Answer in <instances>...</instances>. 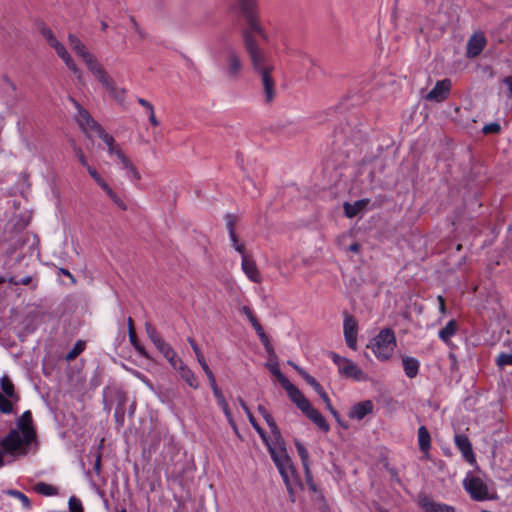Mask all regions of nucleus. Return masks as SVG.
<instances>
[{"instance_id": "nucleus-1", "label": "nucleus", "mask_w": 512, "mask_h": 512, "mask_svg": "<svg viewBox=\"0 0 512 512\" xmlns=\"http://www.w3.org/2000/svg\"><path fill=\"white\" fill-rule=\"evenodd\" d=\"M237 5L248 26L242 31V38L252 70L260 80L264 101L271 103L277 92L273 76L276 69L275 62L260 47L253 34H257L264 43L269 44L272 41V32H269L261 23L258 0H237Z\"/></svg>"}, {"instance_id": "nucleus-2", "label": "nucleus", "mask_w": 512, "mask_h": 512, "mask_svg": "<svg viewBox=\"0 0 512 512\" xmlns=\"http://www.w3.org/2000/svg\"><path fill=\"white\" fill-rule=\"evenodd\" d=\"M68 42L71 49L83 60L89 72L107 89L110 96L117 100L123 99L126 90L116 85L114 79L108 74L95 55L89 51L87 46L74 34L68 35Z\"/></svg>"}, {"instance_id": "nucleus-3", "label": "nucleus", "mask_w": 512, "mask_h": 512, "mask_svg": "<svg viewBox=\"0 0 512 512\" xmlns=\"http://www.w3.org/2000/svg\"><path fill=\"white\" fill-rule=\"evenodd\" d=\"M35 438L32 414L30 411H25L17 419L16 427L11 429L8 435L0 441V445L5 452L11 455H26Z\"/></svg>"}, {"instance_id": "nucleus-4", "label": "nucleus", "mask_w": 512, "mask_h": 512, "mask_svg": "<svg viewBox=\"0 0 512 512\" xmlns=\"http://www.w3.org/2000/svg\"><path fill=\"white\" fill-rule=\"evenodd\" d=\"M266 446L287 487L288 492L292 495V481L295 480V470L286 451L282 436H280V440L272 439V441Z\"/></svg>"}, {"instance_id": "nucleus-5", "label": "nucleus", "mask_w": 512, "mask_h": 512, "mask_svg": "<svg viewBox=\"0 0 512 512\" xmlns=\"http://www.w3.org/2000/svg\"><path fill=\"white\" fill-rule=\"evenodd\" d=\"M226 225L229 231V238L233 248L242 256L241 267L248 279L254 283H260L262 281L261 274L253 260H250L246 256L245 247L239 242L237 235L234 230L235 218L233 215L228 214L226 216Z\"/></svg>"}, {"instance_id": "nucleus-6", "label": "nucleus", "mask_w": 512, "mask_h": 512, "mask_svg": "<svg viewBox=\"0 0 512 512\" xmlns=\"http://www.w3.org/2000/svg\"><path fill=\"white\" fill-rule=\"evenodd\" d=\"M77 109V121L79 125L85 129L95 132L98 137L107 146V152L109 156H113L115 151L120 150L121 147L115 142L114 138L106 133L99 123H97L90 115V113L84 109L79 103L74 102Z\"/></svg>"}, {"instance_id": "nucleus-7", "label": "nucleus", "mask_w": 512, "mask_h": 512, "mask_svg": "<svg viewBox=\"0 0 512 512\" xmlns=\"http://www.w3.org/2000/svg\"><path fill=\"white\" fill-rule=\"evenodd\" d=\"M40 33L42 37L46 40V42L49 44V46L55 50L58 57L65 63L66 67L71 72H73L78 79H81V70L75 64L73 58L69 54L64 44L56 38L51 29L46 26H42L40 28Z\"/></svg>"}, {"instance_id": "nucleus-8", "label": "nucleus", "mask_w": 512, "mask_h": 512, "mask_svg": "<svg viewBox=\"0 0 512 512\" xmlns=\"http://www.w3.org/2000/svg\"><path fill=\"white\" fill-rule=\"evenodd\" d=\"M396 346V338L391 329H382L373 339L372 351L379 360L391 357Z\"/></svg>"}, {"instance_id": "nucleus-9", "label": "nucleus", "mask_w": 512, "mask_h": 512, "mask_svg": "<svg viewBox=\"0 0 512 512\" xmlns=\"http://www.w3.org/2000/svg\"><path fill=\"white\" fill-rule=\"evenodd\" d=\"M463 484L474 500L483 501L489 498L488 486L480 477L467 476Z\"/></svg>"}, {"instance_id": "nucleus-10", "label": "nucleus", "mask_w": 512, "mask_h": 512, "mask_svg": "<svg viewBox=\"0 0 512 512\" xmlns=\"http://www.w3.org/2000/svg\"><path fill=\"white\" fill-rule=\"evenodd\" d=\"M115 159L118 168L124 172V176L132 182H138L141 179V175L131 159L124 153L122 149L115 151V154L111 156Z\"/></svg>"}, {"instance_id": "nucleus-11", "label": "nucleus", "mask_w": 512, "mask_h": 512, "mask_svg": "<svg viewBox=\"0 0 512 512\" xmlns=\"http://www.w3.org/2000/svg\"><path fill=\"white\" fill-rule=\"evenodd\" d=\"M243 69V62L240 55L234 50L229 49L227 51L225 73L230 79H236L239 77Z\"/></svg>"}, {"instance_id": "nucleus-12", "label": "nucleus", "mask_w": 512, "mask_h": 512, "mask_svg": "<svg viewBox=\"0 0 512 512\" xmlns=\"http://www.w3.org/2000/svg\"><path fill=\"white\" fill-rule=\"evenodd\" d=\"M343 330L347 346L352 350H356L358 326L356 320L352 316L345 317Z\"/></svg>"}, {"instance_id": "nucleus-13", "label": "nucleus", "mask_w": 512, "mask_h": 512, "mask_svg": "<svg viewBox=\"0 0 512 512\" xmlns=\"http://www.w3.org/2000/svg\"><path fill=\"white\" fill-rule=\"evenodd\" d=\"M450 88L451 81L449 79L438 81L434 88L427 94L426 98L430 101L442 102L448 97Z\"/></svg>"}, {"instance_id": "nucleus-14", "label": "nucleus", "mask_w": 512, "mask_h": 512, "mask_svg": "<svg viewBox=\"0 0 512 512\" xmlns=\"http://www.w3.org/2000/svg\"><path fill=\"white\" fill-rule=\"evenodd\" d=\"M454 442L456 447L460 450L463 458L471 464L474 463L475 455L468 437L464 434H455Z\"/></svg>"}, {"instance_id": "nucleus-15", "label": "nucleus", "mask_w": 512, "mask_h": 512, "mask_svg": "<svg viewBox=\"0 0 512 512\" xmlns=\"http://www.w3.org/2000/svg\"><path fill=\"white\" fill-rule=\"evenodd\" d=\"M282 387L287 392L291 401H293L300 410H303L304 408L308 407L310 401L294 384L288 381Z\"/></svg>"}, {"instance_id": "nucleus-16", "label": "nucleus", "mask_w": 512, "mask_h": 512, "mask_svg": "<svg viewBox=\"0 0 512 512\" xmlns=\"http://www.w3.org/2000/svg\"><path fill=\"white\" fill-rule=\"evenodd\" d=\"M339 372L344 376L352 378L356 381H366L368 379V376L363 372V370L350 359H347L344 362L342 367L339 369Z\"/></svg>"}, {"instance_id": "nucleus-17", "label": "nucleus", "mask_w": 512, "mask_h": 512, "mask_svg": "<svg viewBox=\"0 0 512 512\" xmlns=\"http://www.w3.org/2000/svg\"><path fill=\"white\" fill-rule=\"evenodd\" d=\"M373 408H374V405L371 400H365L362 402H358L350 408V410L348 412V416L351 419L362 420L368 414L372 413Z\"/></svg>"}, {"instance_id": "nucleus-18", "label": "nucleus", "mask_w": 512, "mask_h": 512, "mask_svg": "<svg viewBox=\"0 0 512 512\" xmlns=\"http://www.w3.org/2000/svg\"><path fill=\"white\" fill-rule=\"evenodd\" d=\"M486 45V38L482 33L473 34L467 43V56L474 58L478 56Z\"/></svg>"}, {"instance_id": "nucleus-19", "label": "nucleus", "mask_w": 512, "mask_h": 512, "mask_svg": "<svg viewBox=\"0 0 512 512\" xmlns=\"http://www.w3.org/2000/svg\"><path fill=\"white\" fill-rule=\"evenodd\" d=\"M419 504L425 512H454L452 506L436 502L427 496H421L419 498Z\"/></svg>"}, {"instance_id": "nucleus-20", "label": "nucleus", "mask_w": 512, "mask_h": 512, "mask_svg": "<svg viewBox=\"0 0 512 512\" xmlns=\"http://www.w3.org/2000/svg\"><path fill=\"white\" fill-rule=\"evenodd\" d=\"M318 428H320L322 431L327 432L329 431V425L325 418L321 415V413L316 410L311 403L308 404L307 408H304L301 410Z\"/></svg>"}, {"instance_id": "nucleus-21", "label": "nucleus", "mask_w": 512, "mask_h": 512, "mask_svg": "<svg viewBox=\"0 0 512 512\" xmlns=\"http://www.w3.org/2000/svg\"><path fill=\"white\" fill-rule=\"evenodd\" d=\"M457 331L458 323L456 322V320L451 319L442 329L438 331V337L447 346H451V339L456 335Z\"/></svg>"}, {"instance_id": "nucleus-22", "label": "nucleus", "mask_w": 512, "mask_h": 512, "mask_svg": "<svg viewBox=\"0 0 512 512\" xmlns=\"http://www.w3.org/2000/svg\"><path fill=\"white\" fill-rule=\"evenodd\" d=\"M98 185L105 192V194L111 199V201L121 210H127V205L121 199V197L109 186V184L102 179Z\"/></svg>"}, {"instance_id": "nucleus-23", "label": "nucleus", "mask_w": 512, "mask_h": 512, "mask_svg": "<svg viewBox=\"0 0 512 512\" xmlns=\"http://www.w3.org/2000/svg\"><path fill=\"white\" fill-rule=\"evenodd\" d=\"M98 185L105 192V194L111 199V201L121 210H127V205L121 199V197L109 186V184L102 179Z\"/></svg>"}, {"instance_id": "nucleus-24", "label": "nucleus", "mask_w": 512, "mask_h": 512, "mask_svg": "<svg viewBox=\"0 0 512 512\" xmlns=\"http://www.w3.org/2000/svg\"><path fill=\"white\" fill-rule=\"evenodd\" d=\"M258 412L262 415V417L266 421L268 427L270 428L273 439L280 440L281 432H280L279 428L277 427L271 414L262 405L258 406Z\"/></svg>"}, {"instance_id": "nucleus-25", "label": "nucleus", "mask_w": 512, "mask_h": 512, "mask_svg": "<svg viewBox=\"0 0 512 512\" xmlns=\"http://www.w3.org/2000/svg\"><path fill=\"white\" fill-rule=\"evenodd\" d=\"M403 369L405 372V375L408 378H414L419 372L420 363L419 361L414 357H403L402 359Z\"/></svg>"}, {"instance_id": "nucleus-26", "label": "nucleus", "mask_w": 512, "mask_h": 512, "mask_svg": "<svg viewBox=\"0 0 512 512\" xmlns=\"http://www.w3.org/2000/svg\"><path fill=\"white\" fill-rule=\"evenodd\" d=\"M178 373L180 375V377L193 389H197L199 384H198V381L193 373V371L186 365L184 364L183 366L180 367V369L178 370Z\"/></svg>"}, {"instance_id": "nucleus-27", "label": "nucleus", "mask_w": 512, "mask_h": 512, "mask_svg": "<svg viewBox=\"0 0 512 512\" xmlns=\"http://www.w3.org/2000/svg\"><path fill=\"white\" fill-rule=\"evenodd\" d=\"M128 330H129V340L135 350L142 356L148 357L144 347L139 343L136 333L134 331L133 321L131 318L128 319Z\"/></svg>"}, {"instance_id": "nucleus-28", "label": "nucleus", "mask_w": 512, "mask_h": 512, "mask_svg": "<svg viewBox=\"0 0 512 512\" xmlns=\"http://www.w3.org/2000/svg\"><path fill=\"white\" fill-rule=\"evenodd\" d=\"M418 442L422 451H427L431 445V438L425 426H420L418 429Z\"/></svg>"}, {"instance_id": "nucleus-29", "label": "nucleus", "mask_w": 512, "mask_h": 512, "mask_svg": "<svg viewBox=\"0 0 512 512\" xmlns=\"http://www.w3.org/2000/svg\"><path fill=\"white\" fill-rule=\"evenodd\" d=\"M367 202L365 200L356 201L353 204L345 203L344 210L347 217L352 218L356 216L364 207Z\"/></svg>"}, {"instance_id": "nucleus-30", "label": "nucleus", "mask_w": 512, "mask_h": 512, "mask_svg": "<svg viewBox=\"0 0 512 512\" xmlns=\"http://www.w3.org/2000/svg\"><path fill=\"white\" fill-rule=\"evenodd\" d=\"M34 490L44 496H56L58 495V488L47 484L45 482H39L34 486Z\"/></svg>"}, {"instance_id": "nucleus-31", "label": "nucleus", "mask_w": 512, "mask_h": 512, "mask_svg": "<svg viewBox=\"0 0 512 512\" xmlns=\"http://www.w3.org/2000/svg\"><path fill=\"white\" fill-rule=\"evenodd\" d=\"M0 385L4 396H7L11 399H18L14 392V385L7 376L1 377Z\"/></svg>"}, {"instance_id": "nucleus-32", "label": "nucleus", "mask_w": 512, "mask_h": 512, "mask_svg": "<svg viewBox=\"0 0 512 512\" xmlns=\"http://www.w3.org/2000/svg\"><path fill=\"white\" fill-rule=\"evenodd\" d=\"M137 102L142 106L144 107L147 111H146V114H148V118H149V121L150 123L153 125V126H158L159 125V122L155 116V112H154V107L153 105L147 101L146 99H143V98H138Z\"/></svg>"}, {"instance_id": "nucleus-33", "label": "nucleus", "mask_w": 512, "mask_h": 512, "mask_svg": "<svg viewBox=\"0 0 512 512\" xmlns=\"http://www.w3.org/2000/svg\"><path fill=\"white\" fill-rule=\"evenodd\" d=\"M17 399H11L0 393V412L4 414H10L13 412V402Z\"/></svg>"}, {"instance_id": "nucleus-34", "label": "nucleus", "mask_w": 512, "mask_h": 512, "mask_svg": "<svg viewBox=\"0 0 512 512\" xmlns=\"http://www.w3.org/2000/svg\"><path fill=\"white\" fill-rule=\"evenodd\" d=\"M295 447L301 459L302 466H309V452L306 447L298 440L295 441Z\"/></svg>"}, {"instance_id": "nucleus-35", "label": "nucleus", "mask_w": 512, "mask_h": 512, "mask_svg": "<svg viewBox=\"0 0 512 512\" xmlns=\"http://www.w3.org/2000/svg\"><path fill=\"white\" fill-rule=\"evenodd\" d=\"M248 420H249L250 424L252 425V427L255 429V431L258 433V435L261 437L263 442L266 445L269 444L272 440L269 439V437L267 436L264 429L257 423V421L255 420V418L252 414H249Z\"/></svg>"}, {"instance_id": "nucleus-36", "label": "nucleus", "mask_w": 512, "mask_h": 512, "mask_svg": "<svg viewBox=\"0 0 512 512\" xmlns=\"http://www.w3.org/2000/svg\"><path fill=\"white\" fill-rule=\"evenodd\" d=\"M8 495L18 499L22 506L26 509H29L31 507V502L29 500V498L22 492L18 491V490H8L6 492Z\"/></svg>"}, {"instance_id": "nucleus-37", "label": "nucleus", "mask_w": 512, "mask_h": 512, "mask_svg": "<svg viewBox=\"0 0 512 512\" xmlns=\"http://www.w3.org/2000/svg\"><path fill=\"white\" fill-rule=\"evenodd\" d=\"M289 364L302 376V378L312 387H314L318 382L317 380L309 375L304 369L289 361Z\"/></svg>"}, {"instance_id": "nucleus-38", "label": "nucleus", "mask_w": 512, "mask_h": 512, "mask_svg": "<svg viewBox=\"0 0 512 512\" xmlns=\"http://www.w3.org/2000/svg\"><path fill=\"white\" fill-rule=\"evenodd\" d=\"M268 368L271 374H273L277 378L281 386H283L285 383L289 381V379L281 372L277 364H269Z\"/></svg>"}, {"instance_id": "nucleus-39", "label": "nucleus", "mask_w": 512, "mask_h": 512, "mask_svg": "<svg viewBox=\"0 0 512 512\" xmlns=\"http://www.w3.org/2000/svg\"><path fill=\"white\" fill-rule=\"evenodd\" d=\"M165 359L168 361V363L171 365V367L176 371H178L180 369V367L185 364L182 359L177 357L175 350L172 351L171 354L165 356Z\"/></svg>"}, {"instance_id": "nucleus-40", "label": "nucleus", "mask_w": 512, "mask_h": 512, "mask_svg": "<svg viewBox=\"0 0 512 512\" xmlns=\"http://www.w3.org/2000/svg\"><path fill=\"white\" fill-rule=\"evenodd\" d=\"M85 348V342L77 341L74 347L67 353L66 359L73 360L75 359Z\"/></svg>"}, {"instance_id": "nucleus-41", "label": "nucleus", "mask_w": 512, "mask_h": 512, "mask_svg": "<svg viewBox=\"0 0 512 512\" xmlns=\"http://www.w3.org/2000/svg\"><path fill=\"white\" fill-rule=\"evenodd\" d=\"M154 345L164 357L171 354V352L174 351L170 344L167 343L163 338L158 340Z\"/></svg>"}, {"instance_id": "nucleus-42", "label": "nucleus", "mask_w": 512, "mask_h": 512, "mask_svg": "<svg viewBox=\"0 0 512 512\" xmlns=\"http://www.w3.org/2000/svg\"><path fill=\"white\" fill-rule=\"evenodd\" d=\"M496 364L498 367L503 368L508 365H512V352L511 353H500L496 358Z\"/></svg>"}, {"instance_id": "nucleus-43", "label": "nucleus", "mask_w": 512, "mask_h": 512, "mask_svg": "<svg viewBox=\"0 0 512 512\" xmlns=\"http://www.w3.org/2000/svg\"><path fill=\"white\" fill-rule=\"evenodd\" d=\"M145 331L148 338L151 340L153 344H155L158 340L162 339L157 330L148 322L145 323Z\"/></svg>"}, {"instance_id": "nucleus-44", "label": "nucleus", "mask_w": 512, "mask_h": 512, "mask_svg": "<svg viewBox=\"0 0 512 512\" xmlns=\"http://www.w3.org/2000/svg\"><path fill=\"white\" fill-rule=\"evenodd\" d=\"M187 341H188V343L190 344V346H191V348H192L193 352L195 353V356H196V359H197V361H198L199 365H201L202 363H205V362H206V361H205V358H204V356H203V354H202V352H201V350H200L199 346H198V345H197V343L194 341V339L189 337V338L187 339Z\"/></svg>"}, {"instance_id": "nucleus-45", "label": "nucleus", "mask_w": 512, "mask_h": 512, "mask_svg": "<svg viewBox=\"0 0 512 512\" xmlns=\"http://www.w3.org/2000/svg\"><path fill=\"white\" fill-rule=\"evenodd\" d=\"M305 474V481L309 489L313 492L317 491V486L313 480L312 472L310 470V466L303 467Z\"/></svg>"}, {"instance_id": "nucleus-46", "label": "nucleus", "mask_w": 512, "mask_h": 512, "mask_svg": "<svg viewBox=\"0 0 512 512\" xmlns=\"http://www.w3.org/2000/svg\"><path fill=\"white\" fill-rule=\"evenodd\" d=\"M260 341L262 342V344L268 348L269 347V338L268 336L266 335L264 329L262 328L261 324H257L255 327H254Z\"/></svg>"}, {"instance_id": "nucleus-47", "label": "nucleus", "mask_w": 512, "mask_h": 512, "mask_svg": "<svg viewBox=\"0 0 512 512\" xmlns=\"http://www.w3.org/2000/svg\"><path fill=\"white\" fill-rule=\"evenodd\" d=\"M68 505L70 512H83L82 503L76 497H70Z\"/></svg>"}, {"instance_id": "nucleus-48", "label": "nucleus", "mask_w": 512, "mask_h": 512, "mask_svg": "<svg viewBox=\"0 0 512 512\" xmlns=\"http://www.w3.org/2000/svg\"><path fill=\"white\" fill-rule=\"evenodd\" d=\"M500 130H501V126L498 122H492V123L486 124L482 128V131L484 134H496V133H499Z\"/></svg>"}, {"instance_id": "nucleus-49", "label": "nucleus", "mask_w": 512, "mask_h": 512, "mask_svg": "<svg viewBox=\"0 0 512 512\" xmlns=\"http://www.w3.org/2000/svg\"><path fill=\"white\" fill-rule=\"evenodd\" d=\"M220 408L222 409L227 421L229 422V424L231 425V427L237 431V427H236V424L233 420V417H232V413H231V410L229 408V405L228 403L225 404V406H220Z\"/></svg>"}, {"instance_id": "nucleus-50", "label": "nucleus", "mask_w": 512, "mask_h": 512, "mask_svg": "<svg viewBox=\"0 0 512 512\" xmlns=\"http://www.w3.org/2000/svg\"><path fill=\"white\" fill-rule=\"evenodd\" d=\"M9 282L14 285H28L31 282V277L26 276L19 279L12 277L9 279Z\"/></svg>"}, {"instance_id": "nucleus-51", "label": "nucleus", "mask_w": 512, "mask_h": 512, "mask_svg": "<svg viewBox=\"0 0 512 512\" xmlns=\"http://www.w3.org/2000/svg\"><path fill=\"white\" fill-rule=\"evenodd\" d=\"M213 394H214V397L217 400V403H218L219 407L220 406H225L227 401H226L222 391L220 389H214Z\"/></svg>"}, {"instance_id": "nucleus-52", "label": "nucleus", "mask_w": 512, "mask_h": 512, "mask_svg": "<svg viewBox=\"0 0 512 512\" xmlns=\"http://www.w3.org/2000/svg\"><path fill=\"white\" fill-rule=\"evenodd\" d=\"M75 156L78 158L79 162L81 163L82 166L84 167H88L90 166L88 164V161L83 153V151L80 149V148H75Z\"/></svg>"}, {"instance_id": "nucleus-53", "label": "nucleus", "mask_w": 512, "mask_h": 512, "mask_svg": "<svg viewBox=\"0 0 512 512\" xmlns=\"http://www.w3.org/2000/svg\"><path fill=\"white\" fill-rule=\"evenodd\" d=\"M331 356V359L333 360V362L336 364V366L338 367V370L342 367V365L344 364V362L347 360V358L345 357H341L340 355L332 352L330 354Z\"/></svg>"}, {"instance_id": "nucleus-54", "label": "nucleus", "mask_w": 512, "mask_h": 512, "mask_svg": "<svg viewBox=\"0 0 512 512\" xmlns=\"http://www.w3.org/2000/svg\"><path fill=\"white\" fill-rule=\"evenodd\" d=\"M503 82L507 86V98L512 103V76L504 78Z\"/></svg>"}, {"instance_id": "nucleus-55", "label": "nucleus", "mask_w": 512, "mask_h": 512, "mask_svg": "<svg viewBox=\"0 0 512 512\" xmlns=\"http://www.w3.org/2000/svg\"><path fill=\"white\" fill-rule=\"evenodd\" d=\"M87 171L97 184L103 179L95 168L88 166Z\"/></svg>"}, {"instance_id": "nucleus-56", "label": "nucleus", "mask_w": 512, "mask_h": 512, "mask_svg": "<svg viewBox=\"0 0 512 512\" xmlns=\"http://www.w3.org/2000/svg\"><path fill=\"white\" fill-rule=\"evenodd\" d=\"M200 366L203 369L204 373L206 374L207 378H212L214 376V374L212 373L211 369L209 368V366L206 362L202 363Z\"/></svg>"}, {"instance_id": "nucleus-57", "label": "nucleus", "mask_w": 512, "mask_h": 512, "mask_svg": "<svg viewBox=\"0 0 512 512\" xmlns=\"http://www.w3.org/2000/svg\"><path fill=\"white\" fill-rule=\"evenodd\" d=\"M200 366L203 369L204 373L206 374L207 378H212L214 376V374L212 373L211 369L209 368V366L206 362L202 363Z\"/></svg>"}, {"instance_id": "nucleus-58", "label": "nucleus", "mask_w": 512, "mask_h": 512, "mask_svg": "<svg viewBox=\"0 0 512 512\" xmlns=\"http://www.w3.org/2000/svg\"><path fill=\"white\" fill-rule=\"evenodd\" d=\"M136 376L141 380V382H143L147 387H149L150 389H153V386L151 384V382L147 379L146 376H144L143 374L141 373H136Z\"/></svg>"}, {"instance_id": "nucleus-59", "label": "nucleus", "mask_w": 512, "mask_h": 512, "mask_svg": "<svg viewBox=\"0 0 512 512\" xmlns=\"http://www.w3.org/2000/svg\"><path fill=\"white\" fill-rule=\"evenodd\" d=\"M59 272H60L61 274L65 275V276L69 277V278H70V280H71V283H72V284H75V283H76V280H75L74 276L70 273V271H69V270H67V269H65V268H60V269H59Z\"/></svg>"}, {"instance_id": "nucleus-60", "label": "nucleus", "mask_w": 512, "mask_h": 512, "mask_svg": "<svg viewBox=\"0 0 512 512\" xmlns=\"http://www.w3.org/2000/svg\"><path fill=\"white\" fill-rule=\"evenodd\" d=\"M438 301H439V311L442 313V314H445L446 312V307H445V301H444V298L442 296H438Z\"/></svg>"}, {"instance_id": "nucleus-61", "label": "nucleus", "mask_w": 512, "mask_h": 512, "mask_svg": "<svg viewBox=\"0 0 512 512\" xmlns=\"http://www.w3.org/2000/svg\"><path fill=\"white\" fill-rule=\"evenodd\" d=\"M241 312L247 317V318H250L251 316H253V312L251 311V309L248 307V306H243L241 308Z\"/></svg>"}, {"instance_id": "nucleus-62", "label": "nucleus", "mask_w": 512, "mask_h": 512, "mask_svg": "<svg viewBox=\"0 0 512 512\" xmlns=\"http://www.w3.org/2000/svg\"><path fill=\"white\" fill-rule=\"evenodd\" d=\"M239 403H240L242 409L244 410L245 414L247 415V418H249V414H252V413L249 410V408L247 407L246 403L242 399H239Z\"/></svg>"}, {"instance_id": "nucleus-63", "label": "nucleus", "mask_w": 512, "mask_h": 512, "mask_svg": "<svg viewBox=\"0 0 512 512\" xmlns=\"http://www.w3.org/2000/svg\"><path fill=\"white\" fill-rule=\"evenodd\" d=\"M325 405H326V408L333 414V416H335V417L338 416L337 411L334 410V408L332 407L330 399L328 400V402H325Z\"/></svg>"}, {"instance_id": "nucleus-64", "label": "nucleus", "mask_w": 512, "mask_h": 512, "mask_svg": "<svg viewBox=\"0 0 512 512\" xmlns=\"http://www.w3.org/2000/svg\"><path fill=\"white\" fill-rule=\"evenodd\" d=\"M348 249L351 252L357 253L360 250V245L358 243H352Z\"/></svg>"}]
</instances>
